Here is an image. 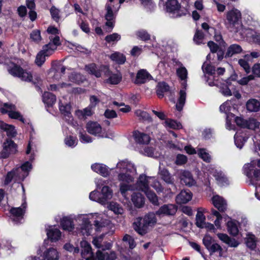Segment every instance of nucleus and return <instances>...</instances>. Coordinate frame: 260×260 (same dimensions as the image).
I'll list each match as a JSON object with an SVG mask.
<instances>
[{
    "label": "nucleus",
    "instance_id": "obj_1",
    "mask_svg": "<svg viewBox=\"0 0 260 260\" xmlns=\"http://www.w3.org/2000/svg\"><path fill=\"white\" fill-rule=\"evenodd\" d=\"M50 42L43 46L42 50L37 54L35 62L41 66L46 60V57L50 56L56 49L57 47L60 45V39L58 36L49 37Z\"/></svg>",
    "mask_w": 260,
    "mask_h": 260
},
{
    "label": "nucleus",
    "instance_id": "obj_2",
    "mask_svg": "<svg viewBox=\"0 0 260 260\" xmlns=\"http://www.w3.org/2000/svg\"><path fill=\"white\" fill-rule=\"evenodd\" d=\"M85 69L89 74L94 75L96 77H100L101 76V72H103L105 75L108 77L106 80L107 83L110 84H114V80L112 78V73L110 72L109 68L106 66H103L98 69L96 65L94 63H91L85 66Z\"/></svg>",
    "mask_w": 260,
    "mask_h": 260
},
{
    "label": "nucleus",
    "instance_id": "obj_3",
    "mask_svg": "<svg viewBox=\"0 0 260 260\" xmlns=\"http://www.w3.org/2000/svg\"><path fill=\"white\" fill-rule=\"evenodd\" d=\"M156 222V219L154 215H148L135 223V230L140 235H144L147 232L148 226L154 225Z\"/></svg>",
    "mask_w": 260,
    "mask_h": 260
},
{
    "label": "nucleus",
    "instance_id": "obj_4",
    "mask_svg": "<svg viewBox=\"0 0 260 260\" xmlns=\"http://www.w3.org/2000/svg\"><path fill=\"white\" fill-rule=\"evenodd\" d=\"M9 73L13 76L17 77L22 80L30 82L32 79V75L30 72L24 70L21 67L12 63V67L8 69Z\"/></svg>",
    "mask_w": 260,
    "mask_h": 260
},
{
    "label": "nucleus",
    "instance_id": "obj_5",
    "mask_svg": "<svg viewBox=\"0 0 260 260\" xmlns=\"http://www.w3.org/2000/svg\"><path fill=\"white\" fill-rule=\"evenodd\" d=\"M225 25L228 28H233L236 25L239 24V21L241 19V13L237 9H233L228 11L226 13Z\"/></svg>",
    "mask_w": 260,
    "mask_h": 260
},
{
    "label": "nucleus",
    "instance_id": "obj_6",
    "mask_svg": "<svg viewBox=\"0 0 260 260\" xmlns=\"http://www.w3.org/2000/svg\"><path fill=\"white\" fill-rule=\"evenodd\" d=\"M16 107L11 104L5 103L4 107L0 108V111L3 113H8L11 118L19 119L22 122L24 123V119L20 113L15 111Z\"/></svg>",
    "mask_w": 260,
    "mask_h": 260
},
{
    "label": "nucleus",
    "instance_id": "obj_7",
    "mask_svg": "<svg viewBox=\"0 0 260 260\" xmlns=\"http://www.w3.org/2000/svg\"><path fill=\"white\" fill-rule=\"evenodd\" d=\"M102 200L104 201L103 205L111 211H114V205L112 202H109L113 197V190L108 186L104 185L102 189Z\"/></svg>",
    "mask_w": 260,
    "mask_h": 260
},
{
    "label": "nucleus",
    "instance_id": "obj_8",
    "mask_svg": "<svg viewBox=\"0 0 260 260\" xmlns=\"http://www.w3.org/2000/svg\"><path fill=\"white\" fill-rule=\"evenodd\" d=\"M17 151V145L11 140L7 139L3 144V150L2 156L3 158H7L11 154H14Z\"/></svg>",
    "mask_w": 260,
    "mask_h": 260
},
{
    "label": "nucleus",
    "instance_id": "obj_9",
    "mask_svg": "<svg viewBox=\"0 0 260 260\" xmlns=\"http://www.w3.org/2000/svg\"><path fill=\"white\" fill-rule=\"evenodd\" d=\"M152 79V76L146 69H140L137 73L134 83L136 85H141L145 83Z\"/></svg>",
    "mask_w": 260,
    "mask_h": 260
},
{
    "label": "nucleus",
    "instance_id": "obj_10",
    "mask_svg": "<svg viewBox=\"0 0 260 260\" xmlns=\"http://www.w3.org/2000/svg\"><path fill=\"white\" fill-rule=\"evenodd\" d=\"M192 193L189 189H184L176 196V203L179 205L186 204L192 199Z\"/></svg>",
    "mask_w": 260,
    "mask_h": 260
},
{
    "label": "nucleus",
    "instance_id": "obj_11",
    "mask_svg": "<svg viewBox=\"0 0 260 260\" xmlns=\"http://www.w3.org/2000/svg\"><path fill=\"white\" fill-rule=\"evenodd\" d=\"M26 208V203L24 202L21 207L17 208H12L10 209V213L12 215V218L14 221L18 222L19 219L23 218V215L25 212Z\"/></svg>",
    "mask_w": 260,
    "mask_h": 260
},
{
    "label": "nucleus",
    "instance_id": "obj_12",
    "mask_svg": "<svg viewBox=\"0 0 260 260\" xmlns=\"http://www.w3.org/2000/svg\"><path fill=\"white\" fill-rule=\"evenodd\" d=\"M106 10L107 12L105 14V18L106 20V22L104 29L106 32H108L111 31L113 28V14L112 8L109 4L106 5Z\"/></svg>",
    "mask_w": 260,
    "mask_h": 260
},
{
    "label": "nucleus",
    "instance_id": "obj_13",
    "mask_svg": "<svg viewBox=\"0 0 260 260\" xmlns=\"http://www.w3.org/2000/svg\"><path fill=\"white\" fill-rule=\"evenodd\" d=\"M177 206L173 204H165L161 206L159 209L156 211L157 215H174L177 212Z\"/></svg>",
    "mask_w": 260,
    "mask_h": 260
},
{
    "label": "nucleus",
    "instance_id": "obj_14",
    "mask_svg": "<svg viewBox=\"0 0 260 260\" xmlns=\"http://www.w3.org/2000/svg\"><path fill=\"white\" fill-rule=\"evenodd\" d=\"M82 248L81 255L83 258L86 260H90L91 258H94L93 253L90 244L86 241H82L80 242Z\"/></svg>",
    "mask_w": 260,
    "mask_h": 260
},
{
    "label": "nucleus",
    "instance_id": "obj_15",
    "mask_svg": "<svg viewBox=\"0 0 260 260\" xmlns=\"http://www.w3.org/2000/svg\"><path fill=\"white\" fill-rule=\"evenodd\" d=\"M212 204L219 212H223L226 210L227 204L226 201L218 195L213 196L212 198Z\"/></svg>",
    "mask_w": 260,
    "mask_h": 260
},
{
    "label": "nucleus",
    "instance_id": "obj_16",
    "mask_svg": "<svg viewBox=\"0 0 260 260\" xmlns=\"http://www.w3.org/2000/svg\"><path fill=\"white\" fill-rule=\"evenodd\" d=\"M165 10L170 13H178L181 8V4L177 0H167L165 4Z\"/></svg>",
    "mask_w": 260,
    "mask_h": 260
},
{
    "label": "nucleus",
    "instance_id": "obj_17",
    "mask_svg": "<svg viewBox=\"0 0 260 260\" xmlns=\"http://www.w3.org/2000/svg\"><path fill=\"white\" fill-rule=\"evenodd\" d=\"M133 136L135 142L140 144H148L150 141V137L149 135L141 133L139 131H134Z\"/></svg>",
    "mask_w": 260,
    "mask_h": 260
},
{
    "label": "nucleus",
    "instance_id": "obj_18",
    "mask_svg": "<svg viewBox=\"0 0 260 260\" xmlns=\"http://www.w3.org/2000/svg\"><path fill=\"white\" fill-rule=\"evenodd\" d=\"M217 237L223 243L227 244L231 247H237L239 245L238 241L235 238L229 237L227 234L224 233H218L217 234Z\"/></svg>",
    "mask_w": 260,
    "mask_h": 260
},
{
    "label": "nucleus",
    "instance_id": "obj_19",
    "mask_svg": "<svg viewBox=\"0 0 260 260\" xmlns=\"http://www.w3.org/2000/svg\"><path fill=\"white\" fill-rule=\"evenodd\" d=\"M131 200L134 206L137 208L143 207L145 204V197L140 192H133Z\"/></svg>",
    "mask_w": 260,
    "mask_h": 260
},
{
    "label": "nucleus",
    "instance_id": "obj_20",
    "mask_svg": "<svg viewBox=\"0 0 260 260\" xmlns=\"http://www.w3.org/2000/svg\"><path fill=\"white\" fill-rule=\"evenodd\" d=\"M86 127L89 134L94 136L100 134L102 132V127L97 122L89 121L86 124Z\"/></svg>",
    "mask_w": 260,
    "mask_h": 260
},
{
    "label": "nucleus",
    "instance_id": "obj_21",
    "mask_svg": "<svg viewBox=\"0 0 260 260\" xmlns=\"http://www.w3.org/2000/svg\"><path fill=\"white\" fill-rule=\"evenodd\" d=\"M91 169L93 171L101 174L103 177H107L110 174V170L104 164L95 163L91 166Z\"/></svg>",
    "mask_w": 260,
    "mask_h": 260
},
{
    "label": "nucleus",
    "instance_id": "obj_22",
    "mask_svg": "<svg viewBox=\"0 0 260 260\" xmlns=\"http://www.w3.org/2000/svg\"><path fill=\"white\" fill-rule=\"evenodd\" d=\"M116 168L119 169L120 172L126 171L130 173H135L136 171L134 166L127 160H122L116 165Z\"/></svg>",
    "mask_w": 260,
    "mask_h": 260
},
{
    "label": "nucleus",
    "instance_id": "obj_23",
    "mask_svg": "<svg viewBox=\"0 0 260 260\" xmlns=\"http://www.w3.org/2000/svg\"><path fill=\"white\" fill-rule=\"evenodd\" d=\"M0 128L7 133L9 137H14L16 136L17 132L13 125H10L0 120Z\"/></svg>",
    "mask_w": 260,
    "mask_h": 260
},
{
    "label": "nucleus",
    "instance_id": "obj_24",
    "mask_svg": "<svg viewBox=\"0 0 260 260\" xmlns=\"http://www.w3.org/2000/svg\"><path fill=\"white\" fill-rule=\"evenodd\" d=\"M59 105V110L61 113L69 118L68 120L72 121L73 119L71 112L72 107L71 104L67 103H62L61 101H60Z\"/></svg>",
    "mask_w": 260,
    "mask_h": 260
},
{
    "label": "nucleus",
    "instance_id": "obj_25",
    "mask_svg": "<svg viewBox=\"0 0 260 260\" xmlns=\"http://www.w3.org/2000/svg\"><path fill=\"white\" fill-rule=\"evenodd\" d=\"M93 114L92 108L91 107H87L82 110H77L75 111L76 116L80 119L85 120L87 117L91 116Z\"/></svg>",
    "mask_w": 260,
    "mask_h": 260
},
{
    "label": "nucleus",
    "instance_id": "obj_26",
    "mask_svg": "<svg viewBox=\"0 0 260 260\" xmlns=\"http://www.w3.org/2000/svg\"><path fill=\"white\" fill-rule=\"evenodd\" d=\"M136 184L139 189L142 191L149 188L148 178L145 174L140 175Z\"/></svg>",
    "mask_w": 260,
    "mask_h": 260
},
{
    "label": "nucleus",
    "instance_id": "obj_27",
    "mask_svg": "<svg viewBox=\"0 0 260 260\" xmlns=\"http://www.w3.org/2000/svg\"><path fill=\"white\" fill-rule=\"evenodd\" d=\"M170 90V86L168 83L162 81L158 83L156 86V94L160 99L164 96V93Z\"/></svg>",
    "mask_w": 260,
    "mask_h": 260
},
{
    "label": "nucleus",
    "instance_id": "obj_28",
    "mask_svg": "<svg viewBox=\"0 0 260 260\" xmlns=\"http://www.w3.org/2000/svg\"><path fill=\"white\" fill-rule=\"evenodd\" d=\"M80 231L81 233L84 236H89L90 235L92 231V224L90 223L88 219H83Z\"/></svg>",
    "mask_w": 260,
    "mask_h": 260
},
{
    "label": "nucleus",
    "instance_id": "obj_29",
    "mask_svg": "<svg viewBox=\"0 0 260 260\" xmlns=\"http://www.w3.org/2000/svg\"><path fill=\"white\" fill-rule=\"evenodd\" d=\"M59 257L58 252L53 248L48 249L44 253V260H58Z\"/></svg>",
    "mask_w": 260,
    "mask_h": 260
},
{
    "label": "nucleus",
    "instance_id": "obj_30",
    "mask_svg": "<svg viewBox=\"0 0 260 260\" xmlns=\"http://www.w3.org/2000/svg\"><path fill=\"white\" fill-rule=\"evenodd\" d=\"M242 51V48L240 45L238 44L231 45L228 48L227 51L225 55V58L232 57L236 54H239Z\"/></svg>",
    "mask_w": 260,
    "mask_h": 260
},
{
    "label": "nucleus",
    "instance_id": "obj_31",
    "mask_svg": "<svg viewBox=\"0 0 260 260\" xmlns=\"http://www.w3.org/2000/svg\"><path fill=\"white\" fill-rule=\"evenodd\" d=\"M247 110L250 112H257L260 109L259 102L254 99L249 100L246 103Z\"/></svg>",
    "mask_w": 260,
    "mask_h": 260
},
{
    "label": "nucleus",
    "instance_id": "obj_32",
    "mask_svg": "<svg viewBox=\"0 0 260 260\" xmlns=\"http://www.w3.org/2000/svg\"><path fill=\"white\" fill-rule=\"evenodd\" d=\"M181 181L185 185L191 186L194 182L192 174L188 171H184L181 176Z\"/></svg>",
    "mask_w": 260,
    "mask_h": 260
},
{
    "label": "nucleus",
    "instance_id": "obj_33",
    "mask_svg": "<svg viewBox=\"0 0 260 260\" xmlns=\"http://www.w3.org/2000/svg\"><path fill=\"white\" fill-rule=\"evenodd\" d=\"M43 101L48 107L54 105L56 101V96L49 92H45L43 95Z\"/></svg>",
    "mask_w": 260,
    "mask_h": 260
},
{
    "label": "nucleus",
    "instance_id": "obj_34",
    "mask_svg": "<svg viewBox=\"0 0 260 260\" xmlns=\"http://www.w3.org/2000/svg\"><path fill=\"white\" fill-rule=\"evenodd\" d=\"M186 96V93L185 91L180 90L179 91V97L175 106L176 109L179 112L181 111L183 109L185 103Z\"/></svg>",
    "mask_w": 260,
    "mask_h": 260
},
{
    "label": "nucleus",
    "instance_id": "obj_35",
    "mask_svg": "<svg viewBox=\"0 0 260 260\" xmlns=\"http://www.w3.org/2000/svg\"><path fill=\"white\" fill-rule=\"evenodd\" d=\"M47 235L52 242H56L60 238L61 232L56 228H51L47 231Z\"/></svg>",
    "mask_w": 260,
    "mask_h": 260
},
{
    "label": "nucleus",
    "instance_id": "obj_36",
    "mask_svg": "<svg viewBox=\"0 0 260 260\" xmlns=\"http://www.w3.org/2000/svg\"><path fill=\"white\" fill-rule=\"evenodd\" d=\"M134 173H130V172L127 171L120 172L118 175V179L121 181L125 182L127 183L132 182L134 180L132 174Z\"/></svg>",
    "mask_w": 260,
    "mask_h": 260
},
{
    "label": "nucleus",
    "instance_id": "obj_37",
    "mask_svg": "<svg viewBox=\"0 0 260 260\" xmlns=\"http://www.w3.org/2000/svg\"><path fill=\"white\" fill-rule=\"evenodd\" d=\"M61 225L64 230L69 232L74 229L73 220L69 217H64L61 220Z\"/></svg>",
    "mask_w": 260,
    "mask_h": 260
},
{
    "label": "nucleus",
    "instance_id": "obj_38",
    "mask_svg": "<svg viewBox=\"0 0 260 260\" xmlns=\"http://www.w3.org/2000/svg\"><path fill=\"white\" fill-rule=\"evenodd\" d=\"M147 198L153 205L158 206L159 205L158 197L156 193L152 190H151L150 188L147 190L143 191Z\"/></svg>",
    "mask_w": 260,
    "mask_h": 260
},
{
    "label": "nucleus",
    "instance_id": "obj_39",
    "mask_svg": "<svg viewBox=\"0 0 260 260\" xmlns=\"http://www.w3.org/2000/svg\"><path fill=\"white\" fill-rule=\"evenodd\" d=\"M256 238L252 234H249L245 240V243L248 248L251 250H254L256 247Z\"/></svg>",
    "mask_w": 260,
    "mask_h": 260
},
{
    "label": "nucleus",
    "instance_id": "obj_40",
    "mask_svg": "<svg viewBox=\"0 0 260 260\" xmlns=\"http://www.w3.org/2000/svg\"><path fill=\"white\" fill-rule=\"evenodd\" d=\"M159 175L161 179L167 183L172 184L173 183V179L172 178L170 173L167 169L163 168L160 170L159 171Z\"/></svg>",
    "mask_w": 260,
    "mask_h": 260
},
{
    "label": "nucleus",
    "instance_id": "obj_41",
    "mask_svg": "<svg viewBox=\"0 0 260 260\" xmlns=\"http://www.w3.org/2000/svg\"><path fill=\"white\" fill-rule=\"evenodd\" d=\"M228 231L229 234L233 236L238 235L239 230L237 225L235 221L230 220L226 223Z\"/></svg>",
    "mask_w": 260,
    "mask_h": 260
},
{
    "label": "nucleus",
    "instance_id": "obj_42",
    "mask_svg": "<svg viewBox=\"0 0 260 260\" xmlns=\"http://www.w3.org/2000/svg\"><path fill=\"white\" fill-rule=\"evenodd\" d=\"M135 114L139 117L140 119L147 121L148 122H152L153 121L150 115L146 111L137 110L135 112Z\"/></svg>",
    "mask_w": 260,
    "mask_h": 260
},
{
    "label": "nucleus",
    "instance_id": "obj_43",
    "mask_svg": "<svg viewBox=\"0 0 260 260\" xmlns=\"http://www.w3.org/2000/svg\"><path fill=\"white\" fill-rule=\"evenodd\" d=\"M15 174V182L23 181L28 175V173L23 171L20 168L13 169Z\"/></svg>",
    "mask_w": 260,
    "mask_h": 260
},
{
    "label": "nucleus",
    "instance_id": "obj_44",
    "mask_svg": "<svg viewBox=\"0 0 260 260\" xmlns=\"http://www.w3.org/2000/svg\"><path fill=\"white\" fill-rule=\"evenodd\" d=\"M211 255L215 252H218L219 256L222 257L223 255V249L221 246L218 243H213L211 246H210L207 249Z\"/></svg>",
    "mask_w": 260,
    "mask_h": 260
},
{
    "label": "nucleus",
    "instance_id": "obj_45",
    "mask_svg": "<svg viewBox=\"0 0 260 260\" xmlns=\"http://www.w3.org/2000/svg\"><path fill=\"white\" fill-rule=\"evenodd\" d=\"M165 123L168 127L174 129H181L183 127L180 122L172 119H166Z\"/></svg>",
    "mask_w": 260,
    "mask_h": 260
},
{
    "label": "nucleus",
    "instance_id": "obj_46",
    "mask_svg": "<svg viewBox=\"0 0 260 260\" xmlns=\"http://www.w3.org/2000/svg\"><path fill=\"white\" fill-rule=\"evenodd\" d=\"M70 81L76 84L82 83L85 78L81 74L77 73H73L69 77Z\"/></svg>",
    "mask_w": 260,
    "mask_h": 260
},
{
    "label": "nucleus",
    "instance_id": "obj_47",
    "mask_svg": "<svg viewBox=\"0 0 260 260\" xmlns=\"http://www.w3.org/2000/svg\"><path fill=\"white\" fill-rule=\"evenodd\" d=\"M137 38L143 41L147 42L150 40V35L144 29H140L136 32Z\"/></svg>",
    "mask_w": 260,
    "mask_h": 260
},
{
    "label": "nucleus",
    "instance_id": "obj_48",
    "mask_svg": "<svg viewBox=\"0 0 260 260\" xmlns=\"http://www.w3.org/2000/svg\"><path fill=\"white\" fill-rule=\"evenodd\" d=\"M196 225L200 228H204L203 224L205 223V216L202 212L198 211L196 217Z\"/></svg>",
    "mask_w": 260,
    "mask_h": 260
},
{
    "label": "nucleus",
    "instance_id": "obj_49",
    "mask_svg": "<svg viewBox=\"0 0 260 260\" xmlns=\"http://www.w3.org/2000/svg\"><path fill=\"white\" fill-rule=\"evenodd\" d=\"M213 30L214 32V40L219 44L220 47L225 48L227 46V44L223 39L221 33L219 31H217L215 29H214Z\"/></svg>",
    "mask_w": 260,
    "mask_h": 260
},
{
    "label": "nucleus",
    "instance_id": "obj_50",
    "mask_svg": "<svg viewBox=\"0 0 260 260\" xmlns=\"http://www.w3.org/2000/svg\"><path fill=\"white\" fill-rule=\"evenodd\" d=\"M89 199L91 200L97 202L102 205H103L104 203V201L102 200V196L96 190L90 192L89 194Z\"/></svg>",
    "mask_w": 260,
    "mask_h": 260
},
{
    "label": "nucleus",
    "instance_id": "obj_51",
    "mask_svg": "<svg viewBox=\"0 0 260 260\" xmlns=\"http://www.w3.org/2000/svg\"><path fill=\"white\" fill-rule=\"evenodd\" d=\"M126 61V56L123 53L115 51V63L123 64Z\"/></svg>",
    "mask_w": 260,
    "mask_h": 260
},
{
    "label": "nucleus",
    "instance_id": "obj_52",
    "mask_svg": "<svg viewBox=\"0 0 260 260\" xmlns=\"http://www.w3.org/2000/svg\"><path fill=\"white\" fill-rule=\"evenodd\" d=\"M176 74L181 80H185L187 77V71L184 67L178 68L176 70Z\"/></svg>",
    "mask_w": 260,
    "mask_h": 260
},
{
    "label": "nucleus",
    "instance_id": "obj_53",
    "mask_svg": "<svg viewBox=\"0 0 260 260\" xmlns=\"http://www.w3.org/2000/svg\"><path fill=\"white\" fill-rule=\"evenodd\" d=\"M30 38L32 41L39 43L42 40L40 30L39 29L34 30L30 34Z\"/></svg>",
    "mask_w": 260,
    "mask_h": 260
},
{
    "label": "nucleus",
    "instance_id": "obj_54",
    "mask_svg": "<svg viewBox=\"0 0 260 260\" xmlns=\"http://www.w3.org/2000/svg\"><path fill=\"white\" fill-rule=\"evenodd\" d=\"M94 258L95 260H109L111 257L107 252L98 250L96 252V257Z\"/></svg>",
    "mask_w": 260,
    "mask_h": 260
},
{
    "label": "nucleus",
    "instance_id": "obj_55",
    "mask_svg": "<svg viewBox=\"0 0 260 260\" xmlns=\"http://www.w3.org/2000/svg\"><path fill=\"white\" fill-rule=\"evenodd\" d=\"M234 138L235 145L240 149H241L243 147L247 139L242 136H237V137L235 136Z\"/></svg>",
    "mask_w": 260,
    "mask_h": 260
},
{
    "label": "nucleus",
    "instance_id": "obj_56",
    "mask_svg": "<svg viewBox=\"0 0 260 260\" xmlns=\"http://www.w3.org/2000/svg\"><path fill=\"white\" fill-rule=\"evenodd\" d=\"M259 123L255 119L251 118L247 120L246 128L250 129H255L259 127Z\"/></svg>",
    "mask_w": 260,
    "mask_h": 260
},
{
    "label": "nucleus",
    "instance_id": "obj_57",
    "mask_svg": "<svg viewBox=\"0 0 260 260\" xmlns=\"http://www.w3.org/2000/svg\"><path fill=\"white\" fill-rule=\"evenodd\" d=\"M123 241L128 243L131 249H134L136 246L134 239L129 235H125L123 238Z\"/></svg>",
    "mask_w": 260,
    "mask_h": 260
},
{
    "label": "nucleus",
    "instance_id": "obj_58",
    "mask_svg": "<svg viewBox=\"0 0 260 260\" xmlns=\"http://www.w3.org/2000/svg\"><path fill=\"white\" fill-rule=\"evenodd\" d=\"M213 238L209 234H206L203 238V244L207 249L212 245Z\"/></svg>",
    "mask_w": 260,
    "mask_h": 260
},
{
    "label": "nucleus",
    "instance_id": "obj_59",
    "mask_svg": "<svg viewBox=\"0 0 260 260\" xmlns=\"http://www.w3.org/2000/svg\"><path fill=\"white\" fill-rule=\"evenodd\" d=\"M64 143L67 146L73 147L77 144V140L72 136H69L65 138Z\"/></svg>",
    "mask_w": 260,
    "mask_h": 260
},
{
    "label": "nucleus",
    "instance_id": "obj_60",
    "mask_svg": "<svg viewBox=\"0 0 260 260\" xmlns=\"http://www.w3.org/2000/svg\"><path fill=\"white\" fill-rule=\"evenodd\" d=\"M200 157L205 161L209 162L211 161V157L208 153L206 152L205 149H201L199 152Z\"/></svg>",
    "mask_w": 260,
    "mask_h": 260
},
{
    "label": "nucleus",
    "instance_id": "obj_61",
    "mask_svg": "<svg viewBox=\"0 0 260 260\" xmlns=\"http://www.w3.org/2000/svg\"><path fill=\"white\" fill-rule=\"evenodd\" d=\"M13 180H14V181L15 182V174L13 169L7 173L5 177L4 183L5 185H8Z\"/></svg>",
    "mask_w": 260,
    "mask_h": 260
},
{
    "label": "nucleus",
    "instance_id": "obj_62",
    "mask_svg": "<svg viewBox=\"0 0 260 260\" xmlns=\"http://www.w3.org/2000/svg\"><path fill=\"white\" fill-rule=\"evenodd\" d=\"M207 45L210 48V51L212 53H215L217 52L220 46L219 44H217L212 41H210L208 42Z\"/></svg>",
    "mask_w": 260,
    "mask_h": 260
},
{
    "label": "nucleus",
    "instance_id": "obj_63",
    "mask_svg": "<svg viewBox=\"0 0 260 260\" xmlns=\"http://www.w3.org/2000/svg\"><path fill=\"white\" fill-rule=\"evenodd\" d=\"M235 122L239 127L246 128L247 120L244 119L241 117L237 116L235 119Z\"/></svg>",
    "mask_w": 260,
    "mask_h": 260
},
{
    "label": "nucleus",
    "instance_id": "obj_64",
    "mask_svg": "<svg viewBox=\"0 0 260 260\" xmlns=\"http://www.w3.org/2000/svg\"><path fill=\"white\" fill-rule=\"evenodd\" d=\"M121 258L124 260H141V257L139 254L137 253H132V255H122Z\"/></svg>",
    "mask_w": 260,
    "mask_h": 260
}]
</instances>
